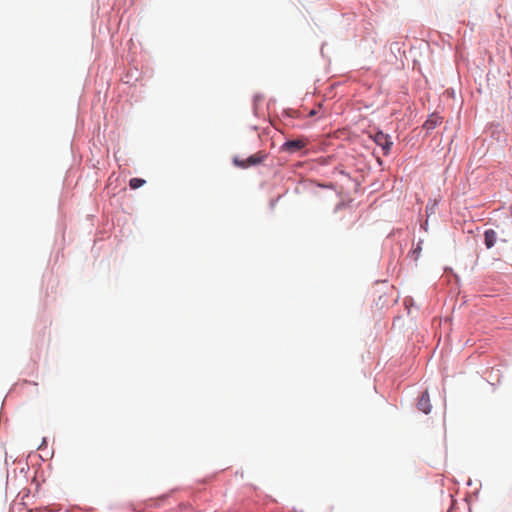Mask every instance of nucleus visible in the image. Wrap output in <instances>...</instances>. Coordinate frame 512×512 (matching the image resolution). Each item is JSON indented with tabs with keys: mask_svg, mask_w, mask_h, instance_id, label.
<instances>
[{
	"mask_svg": "<svg viewBox=\"0 0 512 512\" xmlns=\"http://www.w3.org/2000/svg\"><path fill=\"white\" fill-rule=\"evenodd\" d=\"M287 147H288V140H287V141H285V142L283 143V145H282V148H287Z\"/></svg>",
	"mask_w": 512,
	"mask_h": 512,
	"instance_id": "nucleus-11",
	"label": "nucleus"
},
{
	"mask_svg": "<svg viewBox=\"0 0 512 512\" xmlns=\"http://www.w3.org/2000/svg\"><path fill=\"white\" fill-rule=\"evenodd\" d=\"M510 214H511V216H512V206L510 207Z\"/></svg>",
	"mask_w": 512,
	"mask_h": 512,
	"instance_id": "nucleus-13",
	"label": "nucleus"
},
{
	"mask_svg": "<svg viewBox=\"0 0 512 512\" xmlns=\"http://www.w3.org/2000/svg\"><path fill=\"white\" fill-rule=\"evenodd\" d=\"M262 101V97L259 96V95H256L254 97V107H255V110L257 109V106H258V103Z\"/></svg>",
	"mask_w": 512,
	"mask_h": 512,
	"instance_id": "nucleus-8",
	"label": "nucleus"
},
{
	"mask_svg": "<svg viewBox=\"0 0 512 512\" xmlns=\"http://www.w3.org/2000/svg\"><path fill=\"white\" fill-rule=\"evenodd\" d=\"M442 121V118L438 115H431L423 124L424 129L432 130L437 127Z\"/></svg>",
	"mask_w": 512,
	"mask_h": 512,
	"instance_id": "nucleus-5",
	"label": "nucleus"
},
{
	"mask_svg": "<svg viewBox=\"0 0 512 512\" xmlns=\"http://www.w3.org/2000/svg\"><path fill=\"white\" fill-rule=\"evenodd\" d=\"M417 407L420 411H422L425 414H428L431 411V403L427 391H425L419 398Z\"/></svg>",
	"mask_w": 512,
	"mask_h": 512,
	"instance_id": "nucleus-3",
	"label": "nucleus"
},
{
	"mask_svg": "<svg viewBox=\"0 0 512 512\" xmlns=\"http://www.w3.org/2000/svg\"><path fill=\"white\" fill-rule=\"evenodd\" d=\"M145 184V180L144 179H141V178H132L130 181H129V186L131 189H138L140 188L141 186H143Z\"/></svg>",
	"mask_w": 512,
	"mask_h": 512,
	"instance_id": "nucleus-7",
	"label": "nucleus"
},
{
	"mask_svg": "<svg viewBox=\"0 0 512 512\" xmlns=\"http://www.w3.org/2000/svg\"><path fill=\"white\" fill-rule=\"evenodd\" d=\"M420 250H421V247L418 246V248L414 252H417V251H420Z\"/></svg>",
	"mask_w": 512,
	"mask_h": 512,
	"instance_id": "nucleus-12",
	"label": "nucleus"
},
{
	"mask_svg": "<svg viewBox=\"0 0 512 512\" xmlns=\"http://www.w3.org/2000/svg\"><path fill=\"white\" fill-rule=\"evenodd\" d=\"M308 140L306 138H299L290 140V153L301 151L307 146Z\"/></svg>",
	"mask_w": 512,
	"mask_h": 512,
	"instance_id": "nucleus-4",
	"label": "nucleus"
},
{
	"mask_svg": "<svg viewBox=\"0 0 512 512\" xmlns=\"http://www.w3.org/2000/svg\"><path fill=\"white\" fill-rule=\"evenodd\" d=\"M316 114V111L314 109H311L308 113L309 116H314Z\"/></svg>",
	"mask_w": 512,
	"mask_h": 512,
	"instance_id": "nucleus-10",
	"label": "nucleus"
},
{
	"mask_svg": "<svg viewBox=\"0 0 512 512\" xmlns=\"http://www.w3.org/2000/svg\"><path fill=\"white\" fill-rule=\"evenodd\" d=\"M264 158H265L264 154L257 153V154L251 155L250 157H248L245 160H240L238 158H235L234 163L241 168H247L249 166L257 165V164L261 163Z\"/></svg>",
	"mask_w": 512,
	"mask_h": 512,
	"instance_id": "nucleus-2",
	"label": "nucleus"
},
{
	"mask_svg": "<svg viewBox=\"0 0 512 512\" xmlns=\"http://www.w3.org/2000/svg\"><path fill=\"white\" fill-rule=\"evenodd\" d=\"M496 232L492 229L486 230L484 233V241L487 248H491L494 246L496 242Z\"/></svg>",
	"mask_w": 512,
	"mask_h": 512,
	"instance_id": "nucleus-6",
	"label": "nucleus"
},
{
	"mask_svg": "<svg viewBox=\"0 0 512 512\" xmlns=\"http://www.w3.org/2000/svg\"><path fill=\"white\" fill-rule=\"evenodd\" d=\"M300 116H301V115H300V113H299L298 111L292 112V111L290 110V114H289V117H290V118H291V117H300Z\"/></svg>",
	"mask_w": 512,
	"mask_h": 512,
	"instance_id": "nucleus-9",
	"label": "nucleus"
},
{
	"mask_svg": "<svg viewBox=\"0 0 512 512\" xmlns=\"http://www.w3.org/2000/svg\"><path fill=\"white\" fill-rule=\"evenodd\" d=\"M373 140L378 146L382 148L383 154L388 155L393 144L390 136L383 133L382 131H378L374 134Z\"/></svg>",
	"mask_w": 512,
	"mask_h": 512,
	"instance_id": "nucleus-1",
	"label": "nucleus"
}]
</instances>
